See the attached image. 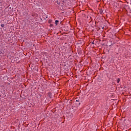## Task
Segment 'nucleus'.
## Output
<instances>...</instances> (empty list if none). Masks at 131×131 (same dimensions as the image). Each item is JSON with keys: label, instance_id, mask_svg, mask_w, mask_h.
Returning a JSON list of instances; mask_svg holds the SVG:
<instances>
[{"label": "nucleus", "instance_id": "nucleus-1", "mask_svg": "<svg viewBox=\"0 0 131 131\" xmlns=\"http://www.w3.org/2000/svg\"><path fill=\"white\" fill-rule=\"evenodd\" d=\"M58 23H59V20H55V24H56V25H58Z\"/></svg>", "mask_w": 131, "mask_h": 131}, {"label": "nucleus", "instance_id": "nucleus-2", "mask_svg": "<svg viewBox=\"0 0 131 131\" xmlns=\"http://www.w3.org/2000/svg\"><path fill=\"white\" fill-rule=\"evenodd\" d=\"M119 81H120V78H118L117 80V82L118 83H119Z\"/></svg>", "mask_w": 131, "mask_h": 131}, {"label": "nucleus", "instance_id": "nucleus-3", "mask_svg": "<svg viewBox=\"0 0 131 131\" xmlns=\"http://www.w3.org/2000/svg\"><path fill=\"white\" fill-rule=\"evenodd\" d=\"M48 22H49V23H52V20L51 19H49Z\"/></svg>", "mask_w": 131, "mask_h": 131}, {"label": "nucleus", "instance_id": "nucleus-4", "mask_svg": "<svg viewBox=\"0 0 131 131\" xmlns=\"http://www.w3.org/2000/svg\"><path fill=\"white\" fill-rule=\"evenodd\" d=\"M5 26V25H1V27H4Z\"/></svg>", "mask_w": 131, "mask_h": 131}, {"label": "nucleus", "instance_id": "nucleus-5", "mask_svg": "<svg viewBox=\"0 0 131 131\" xmlns=\"http://www.w3.org/2000/svg\"><path fill=\"white\" fill-rule=\"evenodd\" d=\"M51 26H53V25H51Z\"/></svg>", "mask_w": 131, "mask_h": 131}, {"label": "nucleus", "instance_id": "nucleus-6", "mask_svg": "<svg viewBox=\"0 0 131 131\" xmlns=\"http://www.w3.org/2000/svg\"><path fill=\"white\" fill-rule=\"evenodd\" d=\"M51 26H53V25H51Z\"/></svg>", "mask_w": 131, "mask_h": 131}, {"label": "nucleus", "instance_id": "nucleus-7", "mask_svg": "<svg viewBox=\"0 0 131 131\" xmlns=\"http://www.w3.org/2000/svg\"><path fill=\"white\" fill-rule=\"evenodd\" d=\"M94 43V42H92V44Z\"/></svg>", "mask_w": 131, "mask_h": 131}]
</instances>
